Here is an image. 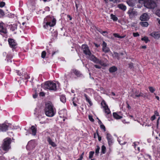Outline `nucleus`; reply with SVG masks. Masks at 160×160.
<instances>
[{
  "instance_id": "1",
  "label": "nucleus",
  "mask_w": 160,
  "mask_h": 160,
  "mask_svg": "<svg viewBox=\"0 0 160 160\" xmlns=\"http://www.w3.org/2000/svg\"><path fill=\"white\" fill-rule=\"evenodd\" d=\"M82 48L83 53L86 55V58L88 59L95 63H99L101 65H102V61L91 53L87 45L83 44L82 45Z\"/></svg>"
},
{
  "instance_id": "2",
  "label": "nucleus",
  "mask_w": 160,
  "mask_h": 160,
  "mask_svg": "<svg viewBox=\"0 0 160 160\" xmlns=\"http://www.w3.org/2000/svg\"><path fill=\"white\" fill-rule=\"evenodd\" d=\"M56 20L53 16H48L45 17L42 23L43 28L47 29L50 27H53L56 24Z\"/></svg>"
},
{
  "instance_id": "3",
  "label": "nucleus",
  "mask_w": 160,
  "mask_h": 160,
  "mask_svg": "<svg viewBox=\"0 0 160 160\" xmlns=\"http://www.w3.org/2000/svg\"><path fill=\"white\" fill-rule=\"evenodd\" d=\"M41 85L42 87L45 90H49L54 91L57 90L56 84L52 82L47 81Z\"/></svg>"
},
{
  "instance_id": "4",
  "label": "nucleus",
  "mask_w": 160,
  "mask_h": 160,
  "mask_svg": "<svg viewBox=\"0 0 160 160\" xmlns=\"http://www.w3.org/2000/svg\"><path fill=\"white\" fill-rule=\"evenodd\" d=\"M45 113L49 117H53L55 115V112L54 110L52 105L51 103H47L46 104Z\"/></svg>"
},
{
  "instance_id": "5",
  "label": "nucleus",
  "mask_w": 160,
  "mask_h": 160,
  "mask_svg": "<svg viewBox=\"0 0 160 160\" xmlns=\"http://www.w3.org/2000/svg\"><path fill=\"white\" fill-rule=\"evenodd\" d=\"M139 3L144 4V6L147 8H154L156 7L155 2L152 0H139Z\"/></svg>"
},
{
  "instance_id": "6",
  "label": "nucleus",
  "mask_w": 160,
  "mask_h": 160,
  "mask_svg": "<svg viewBox=\"0 0 160 160\" xmlns=\"http://www.w3.org/2000/svg\"><path fill=\"white\" fill-rule=\"evenodd\" d=\"M12 140L10 138H7L3 140V142L2 145V149L8 152L11 149V143Z\"/></svg>"
},
{
  "instance_id": "7",
  "label": "nucleus",
  "mask_w": 160,
  "mask_h": 160,
  "mask_svg": "<svg viewBox=\"0 0 160 160\" xmlns=\"http://www.w3.org/2000/svg\"><path fill=\"white\" fill-rule=\"evenodd\" d=\"M9 126V124L6 122L2 123H0V131L2 132H6L8 129Z\"/></svg>"
},
{
  "instance_id": "8",
  "label": "nucleus",
  "mask_w": 160,
  "mask_h": 160,
  "mask_svg": "<svg viewBox=\"0 0 160 160\" xmlns=\"http://www.w3.org/2000/svg\"><path fill=\"white\" fill-rule=\"evenodd\" d=\"M101 104L104 108V112L107 114H109L111 113L110 111L108 108V106L106 105L104 101L102 102Z\"/></svg>"
},
{
  "instance_id": "9",
  "label": "nucleus",
  "mask_w": 160,
  "mask_h": 160,
  "mask_svg": "<svg viewBox=\"0 0 160 160\" xmlns=\"http://www.w3.org/2000/svg\"><path fill=\"white\" fill-rule=\"evenodd\" d=\"M35 141L34 140H32L28 142L26 146V148L28 150L32 149L35 148Z\"/></svg>"
},
{
  "instance_id": "10",
  "label": "nucleus",
  "mask_w": 160,
  "mask_h": 160,
  "mask_svg": "<svg viewBox=\"0 0 160 160\" xmlns=\"http://www.w3.org/2000/svg\"><path fill=\"white\" fill-rule=\"evenodd\" d=\"M106 138L109 146H111L113 143V139L112 137L111 134L108 133L106 135Z\"/></svg>"
},
{
  "instance_id": "11",
  "label": "nucleus",
  "mask_w": 160,
  "mask_h": 160,
  "mask_svg": "<svg viewBox=\"0 0 160 160\" xmlns=\"http://www.w3.org/2000/svg\"><path fill=\"white\" fill-rule=\"evenodd\" d=\"M131 96L133 98H136L142 96V95L140 92L136 90L132 91V93L131 94Z\"/></svg>"
},
{
  "instance_id": "12",
  "label": "nucleus",
  "mask_w": 160,
  "mask_h": 160,
  "mask_svg": "<svg viewBox=\"0 0 160 160\" xmlns=\"http://www.w3.org/2000/svg\"><path fill=\"white\" fill-rule=\"evenodd\" d=\"M7 31L5 27V24L3 22L0 23V32L1 34L7 33Z\"/></svg>"
},
{
  "instance_id": "13",
  "label": "nucleus",
  "mask_w": 160,
  "mask_h": 160,
  "mask_svg": "<svg viewBox=\"0 0 160 160\" xmlns=\"http://www.w3.org/2000/svg\"><path fill=\"white\" fill-rule=\"evenodd\" d=\"M58 113L61 118H66L67 116V111L65 109L60 111Z\"/></svg>"
},
{
  "instance_id": "14",
  "label": "nucleus",
  "mask_w": 160,
  "mask_h": 160,
  "mask_svg": "<svg viewBox=\"0 0 160 160\" xmlns=\"http://www.w3.org/2000/svg\"><path fill=\"white\" fill-rule=\"evenodd\" d=\"M8 42L11 48H16L17 44L14 40L12 39H9L8 40Z\"/></svg>"
},
{
  "instance_id": "15",
  "label": "nucleus",
  "mask_w": 160,
  "mask_h": 160,
  "mask_svg": "<svg viewBox=\"0 0 160 160\" xmlns=\"http://www.w3.org/2000/svg\"><path fill=\"white\" fill-rule=\"evenodd\" d=\"M130 18H132L137 15V12L132 10H129L128 12Z\"/></svg>"
},
{
  "instance_id": "16",
  "label": "nucleus",
  "mask_w": 160,
  "mask_h": 160,
  "mask_svg": "<svg viewBox=\"0 0 160 160\" xmlns=\"http://www.w3.org/2000/svg\"><path fill=\"white\" fill-rule=\"evenodd\" d=\"M150 35L156 39H158L160 37V32H153Z\"/></svg>"
},
{
  "instance_id": "17",
  "label": "nucleus",
  "mask_w": 160,
  "mask_h": 160,
  "mask_svg": "<svg viewBox=\"0 0 160 160\" xmlns=\"http://www.w3.org/2000/svg\"><path fill=\"white\" fill-rule=\"evenodd\" d=\"M107 43L104 41L103 42L102 44V50L105 52H108L110 51L109 48L107 47Z\"/></svg>"
},
{
  "instance_id": "18",
  "label": "nucleus",
  "mask_w": 160,
  "mask_h": 160,
  "mask_svg": "<svg viewBox=\"0 0 160 160\" xmlns=\"http://www.w3.org/2000/svg\"><path fill=\"white\" fill-rule=\"evenodd\" d=\"M149 18V16L147 13H143L140 17V19L142 21H147Z\"/></svg>"
},
{
  "instance_id": "19",
  "label": "nucleus",
  "mask_w": 160,
  "mask_h": 160,
  "mask_svg": "<svg viewBox=\"0 0 160 160\" xmlns=\"http://www.w3.org/2000/svg\"><path fill=\"white\" fill-rule=\"evenodd\" d=\"M72 72L77 77H81L82 75L81 72L75 69H73L72 70Z\"/></svg>"
},
{
  "instance_id": "20",
  "label": "nucleus",
  "mask_w": 160,
  "mask_h": 160,
  "mask_svg": "<svg viewBox=\"0 0 160 160\" xmlns=\"http://www.w3.org/2000/svg\"><path fill=\"white\" fill-rule=\"evenodd\" d=\"M30 130L32 132L31 133L32 135L35 136L37 132V128L36 126L34 125L32 126L30 128Z\"/></svg>"
},
{
  "instance_id": "21",
  "label": "nucleus",
  "mask_w": 160,
  "mask_h": 160,
  "mask_svg": "<svg viewBox=\"0 0 160 160\" xmlns=\"http://www.w3.org/2000/svg\"><path fill=\"white\" fill-rule=\"evenodd\" d=\"M139 143L138 142H134L133 143L132 145L134 147L136 150H137L138 152L140 151V147L138 146Z\"/></svg>"
},
{
  "instance_id": "22",
  "label": "nucleus",
  "mask_w": 160,
  "mask_h": 160,
  "mask_svg": "<svg viewBox=\"0 0 160 160\" xmlns=\"http://www.w3.org/2000/svg\"><path fill=\"white\" fill-rule=\"evenodd\" d=\"M47 141L48 142L49 144L51 145L52 147H55L56 146V144L54 143V142H53L51 139L49 138L48 137V138Z\"/></svg>"
},
{
  "instance_id": "23",
  "label": "nucleus",
  "mask_w": 160,
  "mask_h": 160,
  "mask_svg": "<svg viewBox=\"0 0 160 160\" xmlns=\"http://www.w3.org/2000/svg\"><path fill=\"white\" fill-rule=\"evenodd\" d=\"M118 7L124 11H125L127 9L126 6L122 4H118Z\"/></svg>"
},
{
  "instance_id": "24",
  "label": "nucleus",
  "mask_w": 160,
  "mask_h": 160,
  "mask_svg": "<svg viewBox=\"0 0 160 160\" xmlns=\"http://www.w3.org/2000/svg\"><path fill=\"white\" fill-rule=\"evenodd\" d=\"M113 117L116 119H118L121 118H122V116L119 115L117 112H113Z\"/></svg>"
},
{
  "instance_id": "25",
  "label": "nucleus",
  "mask_w": 160,
  "mask_h": 160,
  "mask_svg": "<svg viewBox=\"0 0 160 160\" xmlns=\"http://www.w3.org/2000/svg\"><path fill=\"white\" fill-rule=\"evenodd\" d=\"M84 96L85 98L86 101L89 103L90 106L92 105V103L90 100L89 98L86 94H84Z\"/></svg>"
},
{
  "instance_id": "26",
  "label": "nucleus",
  "mask_w": 160,
  "mask_h": 160,
  "mask_svg": "<svg viewBox=\"0 0 160 160\" xmlns=\"http://www.w3.org/2000/svg\"><path fill=\"white\" fill-rule=\"evenodd\" d=\"M117 70V68L115 66H112L110 67L109 69V71L110 72H113Z\"/></svg>"
},
{
  "instance_id": "27",
  "label": "nucleus",
  "mask_w": 160,
  "mask_h": 160,
  "mask_svg": "<svg viewBox=\"0 0 160 160\" xmlns=\"http://www.w3.org/2000/svg\"><path fill=\"white\" fill-rule=\"evenodd\" d=\"M60 101L63 103H64L66 102V98L65 96L63 95H62L60 96Z\"/></svg>"
},
{
  "instance_id": "28",
  "label": "nucleus",
  "mask_w": 160,
  "mask_h": 160,
  "mask_svg": "<svg viewBox=\"0 0 160 160\" xmlns=\"http://www.w3.org/2000/svg\"><path fill=\"white\" fill-rule=\"evenodd\" d=\"M111 18L114 21H116L118 19V18L112 14L110 15Z\"/></svg>"
},
{
  "instance_id": "29",
  "label": "nucleus",
  "mask_w": 160,
  "mask_h": 160,
  "mask_svg": "<svg viewBox=\"0 0 160 160\" xmlns=\"http://www.w3.org/2000/svg\"><path fill=\"white\" fill-rule=\"evenodd\" d=\"M140 25L142 27H148V23L147 22H142L140 23Z\"/></svg>"
},
{
  "instance_id": "30",
  "label": "nucleus",
  "mask_w": 160,
  "mask_h": 160,
  "mask_svg": "<svg viewBox=\"0 0 160 160\" xmlns=\"http://www.w3.org/2000/svg\"><path fill=\"white\" fill-rule=\"evenodd\" d=\"M106 147L102 145V147L101 152L103 154L105 153L106 152Z\"/></svg>"
},
{
  "instance_id": "31",
  "label": "nucleus",
  "mask_w": 160,
  "mask_h": 160,
  "mask_svg": "<svg viewBox=\"0 0 160 160\" xmlns=\"http://www.w3.org/2000/svg\"><path fill=\"white\" fill-rule=\"evenodd\" d=\"M17 28V25L16 24H13L11 27V29L12 31H14Z\"/></svg>"
},
{
  "instance_id": "32",
  "label": "nucleus",
  "mask_w": 160,
  "mask_h": 160,
  "mask_svg": "<svg viewBox=\"0 0 160 160\" xmlns=\"http://www.w3.org/2000/svg\"><path fill=\"white\" fill-rule=\"evenodd\" d=\"M141 39L142 41H144L146 43L147 42L149 41L148 38L147 37H144L142 38Z\"/></svg>"
},
{
  "instance_id": "33",
  "label": "nucleus",
  "mask_w": 160,
  "mask_h": 160,
  "mask_svg": "<svg viewBox=\"0 0 160 160\" xmlns=\"http://www.w3.org/2000/svg\"><path fill=\"white\" fill-rule=\"evenodd\" d=\"M100 147L99 146H97V148L95 150V153L96 154H98L99 152Z\"/></svg>"
},
{
  "instance_id": "34",
  "label": "nucleus",
  "mask_w": 160,
  "mask_h": 160,
  "mask_svg": "<svg viewBox=\"0 0 160 160\" xmlns=\"http://www.w3.org/2000/svg\"><path fill=\"white\" fill-rule=\"evenodd\" d=\"M113 35L115 37L118 38H124V37L120 36L118 33H114Z\"/></svg>"
},
{
  "instance_id": "35",
  "label": "nucleus",
  "mask_w": 160,
  "mask_h": 160,
  "mask_svg": "<svg viewBox=\"0 0 160 160\" xmlns=\"http://www.w3.org/2000/svg\"><path fill=\"white\" fill-rule=\"evenodd\" d=\"M94 153V152L93 151H91L89 152V158H92L93 156V154Z\"/></svg>"
},
{
  "instance_id": "36",
  "label": "nucleus",
  "mask_w": 160,
  "mask_h": 160,
  "mask_svg": "<svg viewBox=\"0 0 160 160\" xmlns=\"http://www.w3.org/2000/svg\"><path fill=\"white\" fill-rule=\"evenodd\" d=\"M46 52L44 51H43L42 52V54H41V57H42V58H44L46 56Z\"/></svg>"
},
{
  "instance_id": "37",
  "label": "nucleus",
  "mask_w": 160,
  "mask_h": 160,
  "mask_svg": "<svg viewBox=\"0 0 160 160\" xmlns=\"http://www.w3.org/2000/svg\"><path fill=\"white\" fill-rule=\"evenodd\" d=\"M149 91L152 93L154 92L155 91V89L154 88L152 87H150L149 88Z\"/></svg>"
},
{
  "instance_id": "38",
  "label": "nucleus",
  "mask_w": 160,
  "mask_h": 160,
  "mask_svg": "<svg viewBox=\"0 0 160 160\" xmlns=\"http://www.w3.org/2000/svg\"><path fill=\"white\" fill-rule=\"evenodd\" d=\"M88 118L89 120L92 122H93L94 121V119L92 117V116L90 115H89L88 116Z\"/></svg>"
},
{
  "instance_id": "39",
  "label": "nucleus",
  "mask_w": 160,
  "mask_h": 160,
  "mask_svg": "<svg viewBox=\"0 0 160 160\" xmlns=\"http://www.w3.org/2000/svg\"><path fill=\"white\" fill-rule=\"evenodd\" d=\"M156 14L160 17V9L158 10L156 12Z\"/></svg>"
},
{
  "instance_id": "40",
  "label": "nucleus",
  "mask_w": 160,
  "mask_h": 160,
  "mask_svg": "<svg viewBox=\"0 0 160 160\" xmlns=\"http://www.w3.org/2000/svg\"><path fill=\"white\" fill-rule=\"evenodd\" d=\"M5 3L3 2H0V7H3L5 5Z\"/></svg>"
},
{
  "instance_id": "41",
  "label": "nucleus",
  "mask_w": 160,
  "mask_h": 160,
  "mask_svg": "<svg viewBox=\"0 0 160 160\" xmlns=\"http://www.w3.org/2000/svg\"><path fill=\"white\" fill-rule=\"evenodd\" d=\"M100 128L101 129L103 130L104 131H106V128L105 126L103 125V124H101L100 125Z\"/></svg>"
},
{
  "instance_id": "42",
  "label": "nucleus",
  "mask_w": 160,
  "mask_h": 160,
  "mask_svg": "<svg viewBox=\"0 0 160 160\" xmlns=\"http://www.w3.org/2000/svg\"><path fill=\"white\" fill-rule=\"evenodd\" d=\"M113 56L114 57H115L116 58H118V54L117 52H114L113 54Z\"/></svg>"
},
{
  "instance_id": "43",
  "label": "nucleus",
  "mask_w": 160,
  "mask_h": 160,
  "mask_svg": "<svg viewBox=\"0 0 160 160\" xmlns=\"http://www.w3.org/2000/svg\"><path fill=\"white\" fill-rule=\"evenodd\" d=\"M4 15V12L1 9H0V17L3 16Z\"/></svg>"
},
{
  "instance_id": "44",
  "label": "nucleus",
  "mask_w": 160,
  "mask_h": 160,
  "mask_svg": "<svg viewBox=\"0 0 160 160\" xmlns=\"http://www.w3.org/2000/svg\"><path fill=\"white\" fill-rule=\"evenodd\" d=\"M118 142H119V143L120 144H122H122H125L126 143V142H123V143H122V141H121V140H120L119 139H118Z\"/></svg>"
},
{
  "instance_id": "45",
  "label": "nucleus",
  "mask_w": 160,
  "mask_h": 160,
  "mask_svg": "<svg viewBox=\"0 0 160 160\" xmlns=\"http://www.w3.org/2000/svg\"><path fill=\"white\" fill-rule=\"evenodd\" d=\"M133 36L134 37H136L139 36V34L138 32H134L133 33Z\"/></svg>"
},
{
  "instance_id": "46",
  "label": "nucleus",
  "mask_w": 160,
  "mask_h": 160,
  "mask_svg": "<svg viewBox=\"0 0 160 160\" xmlns=\"http://www.w3.org/2000/svg\"><path fill=\"white\" fill-rule=\"evenodd\" d=\"M127 3L130 6H133V4L131 3L130 1L127 2Z\"/></svg>"
},
{
  "instance_id": "47",
  "label": "nucleus",
  "mask_w": 160,
  "mask_h": 160,
  "mask_svg": "<svg viewBox=\"0 0 160 160\" xmlns=\"http://www.w3.org/2000/svg\"><path fill=\"white\" fill-rule=\"evenodd\" d=\"M156 118V117L155 116V115H153L151 117V120L152 121L154 120V119H155Z\"/></svg>"
},
{
  "instance_id": "48",
  "label": "nucleus",
  "mask_w": 160,
  "mask_h": 160,
  "mask_svg": "<svg viewBox=\"0 0 160 160\" xmlns=\"http://www.w3.org/2000/svg\"><path fill=\"white\" fill-rule=\"evenodd\" d=\"M45 95V93L43 92H41L39 93V95L41 96H44Z\"/></svg>"
},
{
  "instance_id": "49",
  "label": "nucleus",
  "mask_w": 160,
  "mask_h": 160,
  "mask_svg": "<svg viewBox=\"0 0 160 160\" xmlns=\"http://www.w3.org/2000/svg\"><path fill=\"white\" fill-rule=\"evenodd\" d=\"M94 66L95 67L97 68L100 69L101 68V67L99 65H95Z\"/></svg>"
},
{
  "instance_id": "50",
  "label": "nucleus",
  "mask_w": 160,
  "mask_h": 160,
  "mask_svg": "<svg viewBox=\"0 0 160 160\" xmlns=\"http://www.w3.org/2000/svg\"><path fill=\"white\" fill-rule=\"evenodd\" d=\"M16 72L17 74L19 76H21L22 74L21 72H20L18 70H16Z\"/></svg>"
},
{
  "instance_id": "51",
  "label": "nucleus",
  "mask_w": 160,
  "mask_h": 160,
  "mask_svg": "<svg viewBox=\"0 0 160 160\" xmlns=\"http://www.w3.org/2000/svg\"><path fill=\"white\" fill-rule=\"evenodd\" d=\"M154 115H155V116H159V113L157 111H154Z\"/></svg>"
},
{
  "instance_id": "52",
  "label": "nucleus",
  "mask_w": 160,
  "mask_h": 160,
  "mask_svg": "<svg viewBox=\"0 0 160 160\" xmlns=\"http://www.w3.org/2000/svg\"><path fill=\"white\" fill-rule=\"evenodd\" d=\"M97 136L98 138V140L99 141H100L101 140V137L98 134V133L97 132Z\"/></svg>"
},
{
  "instance_id": "53",
  "label": "nucleus",
  "mask_w": 160,
  "mask_h": 160,
  "mask_svg": "<svg viewBox=\"0 0 160 160\" xmlns=\"http://www.w3.org/2000/svg\"><path fill=\"white\" fill-rule=\"evenodd\" d=\"M160 119V117H159L157 122V127H158V124H159V121Z\"/></svg>"
},
{
  "instance_id": "54",
  "label": "nucleus",
  "mask_w": 160,
  "mask_h": 160,
  "mask_svg": "<svg viewBox=\"0 0 160 160\" xmlns=\"http://www.w3.org/2000/svg\"><path fill=\"white\" fill-rule=\"evenodd\" d=\"M25 78L26 79H28L30 78V76L28 74L25 75Z\"/></svg>"
},
{
  "instance_id": "55",
  "label": "nucleus",
  "mask_w": 160,
  "mask_h": 160,
  "mask_svg": "<svg viewBox=\"0 0 160 160\" xmlns=\"http://www.w3.org/2000/svg\"><path fill=\"white\" fill-rule=\"evenodd\" d=\"M106 33H108L106 31H103L101 32V33L104 36H106V35L105 34Z\"/></svg>"
},
{
  "instance_id": "56",
  "label": "nucleus",
  "mask_w": 160,
  "mask_h": 160,
  "mask_svg": "<svg viewBox=\"0 0 160 160\" xmlns=\"http://www.w3.org/2000/svg\"><path fill=\"white\" fill-rule=\"evenodd\" d=\"M38 96V94L37 93H35L34 95H33V98H36Z\"/></svg>"
},
{
  "instance_id": "57",
  "label": "nucleus",
  "mask_w": 160,
  "mask_h": 160,
  "mask_svg": "<svg viewBox=\"0 0 160 160\" xmlns=\"http://www.w3.org/2000/svg\"><path fill=\"white\" fill-rule=\"evenodd\" d=\"M45 10L46 11H49L50 10V8L49 7H46L45 8Z\"/></svg>"
},
{
  "instance_id": "58",
  "label": "nucleus",
  "mask_w": 160,
  "mask_h": 160,
  "mask_svg": "<svg viewBox=\"0 0 160 160\" xmlns=\"http://www.w3.org/2000/svg\"><path fill=\"white\" fill-rule=\"evenodd\" d=\"M83 153L80 156V157L79 158L80 159H81L82 160V159L83 158Z\"/></svg>"
},
{
  "instance_id": "59",
  "label": "nucleus",
  "mask_w": 160,
  "mask_h": 160,
  "mask_svg": "<svg viewBox=\"0 0 160 160\" xmlns=\"http://www.w3.org/2000/svg\"><path fill=\"white\" fill-rule=\"evenodd\" d=\"M98 123L100 125L103 124L102 122L99 119H98Z\"/></svg>"
},
{
  "instance_id": "60",
  "label": "nucleus",
  "mask_w": 160,
  "mask_h": 160,
  "mask_svg": "<svg viewBox=\"0 0 160 160\" xmlns=\"http://www.w3.org/2000/svg\"><path fill=\"white\" fill-rule=\"evenodd\" d=\"M97 136H98L97 135V133H94V138H97Z\"/></svg>"
},
{
  "instance_id": "61",
  "label": "nucleus",
  "mask_w": 160,
  "mask_h": 160,
  "mask_svg": "<svg viewBox=\"0 0 160 160\" xmlns=\"http://www.w3.org/2000/svg\"><path fill=\"white\" fill-rule=\"evenodd\" d=\"M94 44L95 46L97 48L98 47L100 46L99 45H98L96 43H94Z\"/></svg>"
},
{
  "instance_id": "62",
  "label": "nucleus",
  "mask_w": 160,
  "mask_h": 160,
  "mask_svg": "<svg viewBox=\"0 0 160 160\" xmlns=\"http://www.w3.org/2000/svg\"><path fill=\"white\" fill-rule=\"evenodd\" d=\"M120 2V0H115V2Z\"/></svg>"
},
{
  "instance_id": "63",
  "label": "nucleus",
  "mask_w": 160,
  "mask_h": 160,
  "mask_svg": "<svg viewBox=\"0 0 160 160\" xmlns=\"http://www.w3.org/2000/svg\"><path fill=\"white\" fill-rule=\"evenodd\" d=\"M130 65V67L131 68H132V67L133 66V65L132 63H131L129 64Z\"/></svg>"
},
{
  "instance_id": "64",
  "label": "nucleus",
  "mask_w": 160,
  "mask_h": 160,
  "mask_svg": "<svg viewBox=\"0 0 160 160\" xmlns=\"http://www.w3.org/2000/svg\"><path fill=\"white\" fill-rule=\"evenodd\" d=\"M68 16L70 20H71L72 19V17L70 15H68Z\"/></svg>"
}]
</instances>
